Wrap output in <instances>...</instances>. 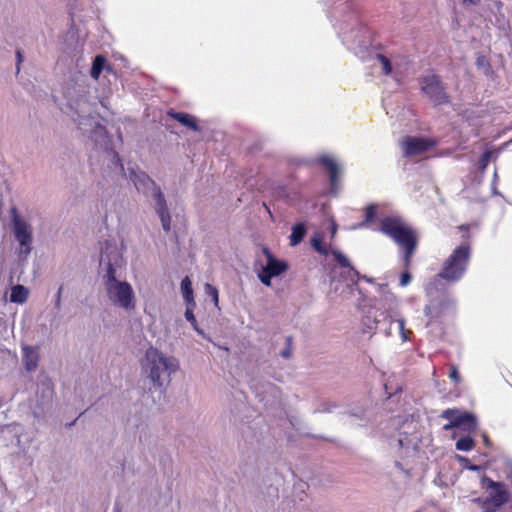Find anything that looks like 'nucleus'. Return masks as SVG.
I'll list each match as a JSON object with an SVG mask.
<instances>
[{
  "label": "nucleus",
  "mask_w": 512,
  "mask_h": 512,
  "mask_svg": "<svg viewBox=\"0 0 512 512\" xmlns=\"http://www.w3.org/2000/svg\"><path fill=\"white\" fill-rule=\"evenodd\" d=\"M424 313H425V315L427 317H429V318L432 317V311H431V306L430 305L425 306Z\"/></svg>",
  "instance_id": "nucleus-39"
},
{
  "label": "nucleus",
  "mask_w": 512,
  "mask_h": 512,
  "mask_svg": "<svg viewBox=\"0 0 512 512\" xmlns=\"http://www.w3.org/2000/svg\"><path fill=\"white\" fill-rule=\"evenodd\" d=\"M281 357L289 359L292 356V338H286V347L280 352Z\"/></svg>",
  "instance_id": "nucleus-33"
},
{
  "label": "nucleus",
  "mask_w": 512,
  "mask_h": 512,
  "mask_svg": "<svg viewBox=\"0 0 512 512\" xmlns=\"http://www.w3.org/2000/svg\"><path fill=\"white\" fill-rule=\"evenodd\" d=\"M469 469L473 470V471H477V470H479V467L476 466V465H472V466L469 467Z\"/></svg>",
  "instance_id": "nucleus-45"
},
{
  "label": "nucleus",
  "mask_w": 512,
  "mask_h": 512,
  "mask_svg": "<svg viewBox=\"0 0 512 512\" xmlns=\"http://www.w3.org/2000/svg\"><path fill=\"white\" fill-rule=\"evenodd\" d=\"M433 145V141L414 136H406L400 141L403 155L406 157L420 156Z\"/></svg>",
  "instance_id": "nucleus-10"
},
{
  "label": "nucleus",
  "mask_w": 512,
  "mask_h": 512,
  "mask_svg": "<svg viewBox=\"0 0 512 512\" xmlns=\"http://www.w3.org/2000/svg\"><path fill=\"white\" fill-rule=\"evenodd\" d=\"M474 447V441L471 437L460 438L456 442V449L460 451H470Z\"/></svg>",
  "instance_id": "nucleus-29"
},
{
  "label": "nucleus",
  "mask_w": 512,
  "mask_h": 512,
  "mask_svg": "<svg viewBox=\"0 0 512 512\" xmlns=\"http://www.w3.org/2000/svg\"><path fill=\"white\" fill-rule=\"evenodd\" d=\"M141 367L155 387L162 388L170 382V377L179 369V362L155 347H149L141 360Z\"/></svg>",
  "instance_id": "nucleus-4"
},
{
  "label": "nucleus",
  "mask_w": 512,
  "mask_h": 512,
  "mask_svg": "<svg viewBox=\"0 0 512 512\" xmlns=\"http://www.w3.org/2000/svg\"><path fill=\"white\" fill-rule=\"evenodd\" d=\"M457 417V428L461 429L463 432L471 433L475 431L477 427V421L473 414L464 412L456 414Z\"/></svg>",
  "instance_id": "nucleus-19"
},
{
  "label": "nucleus",
  "mask_w": 512,
  "mask_h": 512,
  "mask_svg": "<svg viewBox=\"0 0 512 512\" xmlns=\"http://www.w3.org/2000/svg\"><path fill=\"white\" fill-rule=\"evenodd\" d=\"M492 152L491 151H486L480 158L479 160V169L484 171L487 167V165L489 164L490 160H491V157H492Z\"/></svg>",
  "instance_id": "nucleus-32"
},
{
  "label": "nucleus",
  "mask_w": 512,
  "mask_h": 512,
  "mask_svg": "<svg viewBox=\"0 0 512 512\" xmlns=\"http://www.w3.org/2000/svg\"><path fill=\"white\" fill-rule=\"evenodd\" d=\"M29 290L23 285L17 284L11 288L10 301L12 303L23 304L27 301Z\"/></svg>",
  "instance_id": "nucleus-21"
},
{
  "label": "nucleus",
  "mask_w": 512,
  "mask_h": 512,
  "mask_svg": "<svg viewBox=\"0 0 512 512\" xmlns=\"http://www.w3.org/2000/svg\"><path fill=\"white\" fill-rule=\"evenodd\" d=\"M507 479L510 481L512 485V466L510 467L508 473H507Z\"/></svg>",
  "instance_id": "nucleus-43"
},
{
  "label": "nucleus",
  "mask_w": 512,
  "mask_h": 512,
  "mask_svg": "<svg viewBox=\"0 0 512 512\" xmlns=\"http://www.w3.org/2000/svg\"><path fill=\"white\" fill-rule=\"evenodd\" d=\"M321 164L327 169L330 174L331 185L336 184L337 173L339 172L338 164L329 156H322L320 158Z\"/></svg>",
  "instance_id": "nucleus-22"
},
{
  "label": "nucleus",
  "mask_w": 512,
  "mask_h": 512,
  "mask_svg": "<svg viewBox=\"0 0 512 512\" xmlns=\"http://www.w3.org/2000/svg\"><path fill=\"white\" fill-rule=\"evenodd\" d=\"M263 253L266 256V264L262 267L266 272L271 273L274 277L279 276L285 272L288 265L284 261L276 259L267 248H263Z\"/></svg>",
  "instance_id": "nucleus-15"
},
{
  "label": "nucleus",
  "mask_w": 512,
  "mask_h": 512,
  "mask_svg": "<svg viewBox=\"0 0 512 512\" xmlns=\"http://www.w3.org/2000/svg\"><path fill=\"white\" fill-rule=\"evenodd\" d=\"M398 443H399V446H400V447H404V446H406V445L408 444V443L406 442V439H402V438H400V439L398 440Z\"/></svg>",
  "instance_id": "nucleus-42"
},
{
  "label": "nucleus",
  "mask_w": 512,
  "mask_h": 512,
  "mask_svg": "<svg viewBox=\"0 0 512 512\" xmlns=\"http://www.w3.org/2000/svg\"><path fill=\"white\" fill-rule=\"evenodd\" d=\"M168 114L173 119H175L176 121L181 123L183 126L189 128L193 131L199 130V127L196 123V119L193 116H191L190 114L183 113V112H173V111L168 112Z\"/></svg>",
  "instance_id": "nucleus-20"
},
{
  "label": "nucleus",
  "mask_w": 512,
  "mask_h": 512,
  "mask_svg": "<svg viewBox=\"0 0 512 512\" xmlns=\"http://www.w3.org/2000/svg\"><path fill=\"white\" fill-rule=\"evenodd\" d=\"M101 105H102L103 107H106V104H105V102H104V101H101Z\"/></svg>",
  "instance_id": "nucleus-48"
},
{
  "label": "nucleus",
  "mask_w": 512,
  "mask_h": 512,
  "mask_svg": "<svg viewBox=\"0 0 512 512\" xmlns=\"http://www.w3.org/2000/svg\"><path fill=\"white\" fill-rule=\"evenodd\" d=\"M65 103L62 110L66 113L78 128L88 132L91 126L93 105L89 100V90L84 83H76L67 87L64 92Z\"/></svg>",
  "instance_id": "nucleus-3"
},
{
  "label": "nucleus",
  "mask_w": 512,
  "mask_h": 512,
  "mask_svg": "<svg viewBox=\"0 0 512 512\" xmlns=\"http://www.w3.org/2000/svg\"><path fill=\"white\" fill-rule=\"evenodd\" d=\"M380 231L392 238L404 251V266L408 268L417 247L416 232L399 217H386L382 220Z\"/></svg>",
  "instance_id": "nucleus-6"
},
{
  "label": "nucleus",
  "mask_w": 512,
  "mask_h": 512,
  "mask_svg": "<svg viewBox=\"0 0 512 512\" xmlns=\"http://www.w3.org/2000/svg\"><path fill=\"white\" fill-rule=\"evenodd\" d=\"M62 291H63V285H61L56 293V296H55V307L57 309H60L61 307V299H62Z\"/></svg>",
  "instance_id": "nucleus-37"
},
{
  "label": "nucleus",
  "mask_w": 512,
  "mask_h": 512,
  "mask_svg": "<svg viewBox=\"0 0 512 512\" xmlns=\"http://www.w3.org/2000/svg\"><path fill=\"white\" fill-rule=\"evenodd\" d=\"M449 377L451 380H453L455 383L460 382V374L456 366H452L450 369Z\"/></svg>",
  "instance_id": "nucleus-35"
},
{
  "label": "nucleus",
  "mask_w": 512,
  "mask_h": 512,
  "mask_svg": "<svg viewBox=\"0 0 512 512\" xmlns=\"http://www.w3.org/2000/svg\"><path fill=\"white\" fill-rule=\"evenodd\" d=\"M477 64L478 66L484 67L487 64V61L484 57H480L477 60Z\"/></svg>",
  "instance_id": "nucleus-40"
},
{
  "label": "nucleus",
  "mask_w": 512,
  "mask_h": 512,
  "mask_svg": "<svg viewBox=\"0 0 512 512\" xmlns=\"http://www.w3.org/2000/svg\"><path fill=\"white\" fill-rule=\"evenodd\" d=\"M373 66L379 68L383 75L391 76L396 81H399V75L395 65L385 55L376 54L374 57Z\"/></svg>",
  "instance_id": "nucleus-16"
},
{
  "label": "nucleus",
  "mask_w": 512,
  "mask_h": 512,
  "mask_svg": "<svg viewBox=\"0 0 512 512\" xmlns=\"http://www.w3.org/2000/svg\"><path fill=\"white\" fill-rule=\"evenodd\" d=\"M154 208L161 220L162 228L165 231H169L170 224H171V217H170V213H169V210H168V207L166 204V200H165V197H164V194L162 193V191L156 190Z\"/></svg>",
  "instance_id": "nucleus-12"
},
{
  "label": "nucleus",
  "mask_w": 512,
  "mask_h": 512,
  "mask_svg": "<svg viewBox=\"0 0 512 512\" xmlns=\"http://www.w3.org/2000/svg\"><path fill=\"white\" fill-rule=\"evenodd\" d=\"M91 126L87 133L91 134V138L95 140L97 144L103 147L105 150H110V144L107 136V131L104 126L96 123L93 127V119L91 120Z\"/></svg>",
  "instance_id": "nucleus-18"
},
{
  "label": "nucleus",
  "mask_w": 512,
  "mask_h": 512,
  "mask_svg": "<svg viewBox=\"0 0 512 512\" xmlns=\"http://www.w3.org/2000/svg\"><path fill=\"white\" fill-rule=\"evenodd\" d=\"M482 485L487 490H490L489 496L483 502L484 505L491 504L493 507L499 508L512 501L510 493L504 483L484 477L482 479Z\"/></svg>",
  "instance_id": "nucleus-9"
},
{
  "label": "nucleus",
  "mask_w": 512,
  "mask_h": 512,
  "mask_svg": "<svg viewBox=\"0 0 512 512\" xmlns=\"http://www.w3.org/2000/svg\"><path fill=\"white\" fill-rule=\"evenodd\" d=\"M329 229L331 233V240H333L337 232V224L335 223L334 220H331Z\"/></svg>",
  "instance_id": "nucleus-38"
},
{
  "label": "nucleus",
  "mask_w": 512,
  "mask_h": 512,
  "mask_svg": "<svg viewBox=\"0 0 512 512\" xmlns=\"http://www.w3.org/2000/svg\"><path fill=\"white\" fill-rule=\"evenodd\" d=\"M470 256L471 249L468 243L456 247L443 263L441 272L426 285L427 295L433 296L434 290H438V286L442 284L443 279L450 282L459 281L466 272Z\"/></svg>",
  "instance_id": "nucleus-5"
},
{
  "label": "nucleus",
  "mask_w": 512,
  "mask_h": 512,
  "mask_svg": "<svg viewBox=\"0 0 512 512\" xmlns=\"http://www.w3.org/2000/svg\"><path fill=\"white\" fill-rule=\"evenodd\" d=\"M125 265L122 253L116 246L106 244L100 259V274L107 301L126 312L136 308V295L132 285L121 279Z\"/></svg>",
  "instance_id": "nucleus-1"
},
{
  "label": "nucleus",
  "mask_w": 512,
  "mask_h": 512,
  "mask_svg": "<svg viewBox=\"0 0 512 512\" xmlns=\"http://www.w3.org/2000/svg\"><path fill=\"white\" fill-rule=\"evenodd\" d=\"M422 92L434 105L447 103L449 98L442 85L440 77L429 73L419 79Z\"/></svg>",
  "instance_id": "nucleus-8"
},
{
  "label": "nucleus",
  "mask_w": 512,
  "mask_h": 512,
  "mask_svg": "<svg viewBox=\"0 0 512 512\" xmlns=\"http://www.w3.org/2000/svg\"><path fill=\"white\" fill-rule=\"evenodd\" d=\"M398 300L391 294L385 297L381 309L376 310L373 315H367L363 320V332L372 333L379 331L386 337L392 335L391 324H398L399 333L403 342L410 339L412 333L410 329L405 328V319L398 311Z\"/></svg>",
  "instance_id": "nucleus-2"
},
{
  "label": "nucleus",
  "mask_w": 512,
  "mask_h": 512,
  "mask_svg": "<svg viewBox=\"0 0 512 512\" xmlns=\"http://www.w3.org/2000/svg\"><path fill=\"white\" fill-rule=\"evenodd\" d=\"M483 512H496L495 507H488L487 505H484V511Z\"/></svg>",
  "instance_id": "nucleus-41"
},
{
  "label": "nucleus",
  "mask_w": 512,
  "mask_h": 512,
  "mask_svg": "<svg viewBox=\"0 0 512 512\" xmlns=\"http://www.w3.org/2000/svg\"><path fill=\"white\" fill-rule=\"evenodd\" d=\"M464 3H467V4H472V5H475L477 4L480 0H462Z\"/></svg>",
  "instance_id": "nucleus-44"
},
{
  "label": "nucleus",
  "mask_w": 512,
  "mask_h": 512,
  "mask_svg": "<svg viewBox=\"0 0 512 512\" xmlns=\"http://www.w3.org/2000/svg\"><path fill=\"white\" fill-rule=\"evenodd\" d=\"M254 390L257 397L261 401L269 402L271 399H277L279 397V388L271 382L258 381L254 385Z\"/></svg>",
  "instance_id": "nucleus-13"
},
{
  "label": "nucleus",
  "mask_w": 512,
  "mask_h": 512,
  "mask_svg": "<svg viewBox=\"0 0 512 512\" xmlns=\"http://www.w3.org/2000/svg\"><path fill=\"white\" fill-rule=\"evenodd\" d=\"M205 293L211 297L214 305L217 307L218 306V301H219V298H218V290L212 286L211 284H205Z\"/></svg>",
  "instance_id": "nucleus-31"
},
{
  "label": "nucleus",
  "mask_w": 512,
  "mask_h": 512,
  "mask_svg": "<svg viewBox=\"0 0 512 512\" xmlns=\"http://www.w3.org/2000/svg\"><path fill=\"white\" fill-rule=\"evenodd\" d=\"M411 281V275L408 271H405L401 274V277H400V285L402 287H405L407 286Z\"/></svg>",
  "instance_id": "nucleus-36"
},
{
  "label": "nucleus",
  "mask_w": 512,
  "mask_h": 512,
  "mask_svg": "<svg viewBox=\"0 0 512 512\" xmlns=\"http://www.w3.org/2000/svg\"><path fill=\"white\" fill-rule=\"evenodd\" d=\"M483 440H484L485 444H487V445L489 444V439L486 435L483 436Z\"/></svg>",
  "instance_id": "nucleus-46"
},
{
  "label": "nucleus",
  "mask_w": 512,
  "mask_h": 512,
  "mask_svg": "<svg viewBox=\"0 0 512 512\" xmlns=\"http://www.w3.org/2000/svg\"><path fill=\"white\" fill-rule=\"evenodd\" d=\"M195 306L193 305H187V309L185 311V318L186 320L192 325V327L194 328V330L201 336H203L204 338H207V339H210L209 337H207L204 333V331L202 329L199 328L198 326V323H197V320L194 316V313H193V308Z\"/></svg>",
  "instance_id": "nucleus-27"
},
{
  "label": "nucleus",
  "mask_w": 512,
  "mask_h": 512,
  "mask_svg": "<svg viewBox=\"0 0 512 512\" xmlns=\"http://www.w3.org/2000/svg\"><path fill=\"white\" fill-rule=\"evenodd\" d=\"M274 276L269 273V272H266L265 269L262 268V271L258 274V278L259 280L265 285V286H270L271 285V279L273 278Z\"/></svg>",
  "instance_id": "nucleus-34"
},
{
  "label": "nucleus",
  "mask_w": 512,
  "mask_h": 512,
  "mask_svg": "<svg viewBox=\"0 0 512 512\" xmlns=\"http://www.w3.org/2000/svg\"><path fill=\"white\" fill-rule=\"evenodd\" d=\"M39 353L36 347L24 345L22 347V362L28 372L35 371L38 366Z\"/></svg>",
  "instance_id": "nucleus-17"
},
{
  "label": "nucleus",
  "mask_w": 512,
  "mask_h": 512,
  "mask_svg": "<svg viewBox=\"0 0 512 512\" xmlns=\"http://www.w3.org/2000/svg\"><path fill=\"white\" fill-rule=\"evenodd\" d=\"M136 189L144 194L149 195L155 202L156 190L161 191L160 187L144 172H133L131 174Z\"/></svg>",
  "instance_id": "nucleus-11"
},
{
  "label": "nucleus",
  "mask_w": 512,
  "mask_h": 512,
  "mask_svg": "<svg viewBox=\"0 0 512 512\" xmlns=\"http://www.w3.org/2000/svg\"><path fill=\"white\" fill-rule=\"evenodd\" d=\"M12 230L18 243L16 248L18 265L23 270L33 249V228L15 209L12 211Z\"/></svg>",
  "instance_id": "nucleus-7"
},
{
  "label": "nucleus",
  "mask_w": 512,
  "mask_h": 512,
  "mask_svg": "<svg viewBox=\"0 0 512 512\" xmlns=\"http://www.w3.org/2000/svg\"><path fill=\"white\" fill-rule=\"evenodd\" d=\"M374 216H375V207L373 205H370L366 208L365 220L361 223L354 225L352 227V229H359V228L366 227L367 224L373 220Z\"/></svg>",
  "instance_id": "nucleus-30"
},
{
  "label": "nucleus",
  "mask_w": 512,
  "mask_h": 512,
  "mask_svg": "<svg viewBox=\"0 0 512 512\" xmlns=\"http://www.w3.org/2000/svg\"><path fill=\"white\" fill-rule=\"evenodd\" d=\"M306 234V226L303 223L296 224L292 228V233L290 235V245L296 246L298 245L304 238Z\"/></svg>",
  "instance_id": "nucleus-24"
},
{
  "label": "nucleus",
  "mask_w": 512,
  "mask_h": 512,
  "mask_svg": "<svg viewBox=\"0 0 512 512\" xmlns=\"http://www.w3.org/2000/svg\"><path fill=\"white\" fill-rule=\"evenodd\" d=\"M456 414H458V410L456 409H447L442 412L441 417L450 421L448 424L444 425V430L449 431L457 428Z\"/></svg>",
  "instance_id": "nucleus-26"
},
{
  "label": "nucleus",
  "mask_w": 512,
  "mask_h": 512,
  "mask_svg": "<svg viewBox=\"0 0 512 512\" xmlns=\"http://www.w3.org/2000/svg\"><path fill=\"white\" fill-rule=\"evenodd\" d=\"M105 63H106V60L103 56L98 55L95 57V59L93 61L92 68H91V72H90L91 77L93 79L97 80L99 78L101 72L104 69Z\"/></svg>",
  "instance_id": "nucleus-28"
},
{
  "label": "nucleus",
  "mask_w": 512,
  "mask_h": 512,
  "mask_svg": "<svg viewBox=\"0 0 512 512\" xmlns=\"http://www.w3.org/2000/svg\"><path fill=\"white\" fill-rule=\"evenodd\" d=\"M180 288H181V292H182L185 303L187 305L195 306L192 282L188 276H186L182 279Z\"/></svg>",
  "instance_id": "nucleus-23"
},
{
  "label": "nucleus",
  "mask_w": 512,
  "mask_h": 512,
  "mask_svg": "<svg viewBox=\"0 0 512 512\" xmlns=\"http://www.w3.org/2000/svg\"><path fill=\"white\" fill-rule=\"evenodd\" d=\"M113 157H114L117 161H119V156H118V154L113 153Z\"/></svg>",
  "instance_id": "nucleus-47"
},
{
  "label": "nucleus",
  "mask_w": 512,
  "mask_h": 512,
  "mask_svg": "<svg viewBox=\"0 0 512 512\" xmlns=\"http://www.w3.org/2000/svg\"><path fill=\"white\" fill-rule=\"evenodd\" d=\"M330 253L334 256V259L341 267L348 269L347 280L357 283L360 278H363L368 281L366 277H361L359 272L351 265L347 256L344 255L341 251L331 249Z\"/></svg>",
  "instance_id": "nucleus-14"
},
{
  "label": "nucleus",
  "mask_w": 512,
  "mask_h": 512,
  "mask_svg": "<svg viewBox=\"0 0 512 512\" xmlns=\"http://www.w3.org/2000/svg\"><path fill=\"white\" fill-rule=\"evenodd\" d=\"M323 240V234L316 233L311 239V245L319 254L327 256L331 250L326 245H324Z\"/></svg>",
  "instance_id": "nucleus-25"
}]
</instances>
